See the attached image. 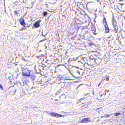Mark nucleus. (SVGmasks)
<instances>
[{
    "instance_id": "nucleus-1",
    "label": "nucleus",
    "mask_w": 125,
    "mask_h": 125,
    "mask_svg": "<svg viewBox=\"0 0 125 125\" xmlns=\"http://www.w3.org/2000/svg\"><path fill=\"white\" fill-rule=\"evenodd\" d=\"M49 115H51L53 117H56L57 118L59 117H61L62 116H64V115H60V114H58L54 112H51L49 113Z\"/></svg>"
},
{
    "instance_id": "nucleus-2",
    "label": "nucleus",
    "mask_w": 125,
    "mask_h": 125,
    "mask_svg": "<svg viewBox=\"0 0 125 125\" xmlns=\"http://www.w3.org/2000/svg\"><path fill=\"white\" fill-rule=\"evenodd\" d=\"M22 73L23 75L25 76H28L30 75L29 71L26 68L24 69L22 71Z\"/></svg>"
},
{
    "instance_id": "nucleus-3",
    "label": "nucleus",
    "mask_w": 125,
    "mask_h": 125,
    "mask_svg": "<svg viewBox=\"0 0 125 125\" xmlns=\"http://www.w3.org/2000/svg\"><path fill=\"white\" fill-rule=\"evenodd\" d=\"M90 119L89 118H85L83 119L80 122V123H87L90 121Z\"/></svg>"
},
{
    "instance_id": "nucleus-4",
    "label": "nucleus",
    "mask_w": 125,
    "mask_h": 125,
    "mask_svg": "<svg viewBox=\"0 0 125 125\" xmlns=\"http://www.w3.org/2000/svg\"><path fill=\"white\" fill-rule=\"evenodd\" d=\"M112 23L113 26L115 28V29L116 31V28H115L117 25L116 22L114 18H113L112 19Z\"/></svg>"
},
{
    "instance_id": "nucleus-5",
    "label": "nucleus",
    "mask_w": 125,
    "mask_h": 125,
    "mask_svg": "<svg viewBox=\"0 0 125 125\" xmlns=\"http://www.w3.org/2000/svg\"><path fill=\"white\" fill-rule=\"evenodd\" d=\"M33 26L36 28H38L40 26V24L39 21H38L36 22L33 25Z\"/></svg>"
},
{
    "instance_id": "nucleus-6",
    "label": "nucleus",
    "mask_w": 125,
    "mask_h": 125,
    "mask_svg": "<svg viewBox=\"0 0 125 125\" xmlns=\"http://www.w3.org/2000/svg\"><path fill=\"white\" fill-rule=\"evenodd\" d=\"M103 23L104 24L105 28H107L108 27L107 24L106 20L105 18H104L103 21Z\"/></svg>"
},
{
    "instance_id": "nucleus-7",
    "label": "nucleus",
    "mask_w": 125,
    "mask_h": 125,
    "mask_svg": "<svg viewBox=\"0 0 125 125\" xmlns=\"http://www.w3.org/2000/svg\"><path fill=\"white\" fill-rule=\"evenodd\" d=\"M20 23L23 26H24L25 25V23L24 22L23 20V19L21 18L20 20Z\"/></svg>"
},
{
    "instance_id": "nucleus-8",
    "label": "nucleus",
    "mask_w": 125,
    "mask_h": 125,
    "mask_svg": "<svg viewBox=\"0 0 125 125\" xmlns=\"http://www.w3.org/2000/svg\"><path fill=\"white\" fill-rule=\"evenodd\" d=\"M80 122L79 121L78 122H75L73 123V124L74 125L77 124L79 123H80Z\"/></svg>"
},
{
    "instance_id": "nucleus-9",
    "label": "nucleus",
    "mask_w": 125,
    "mask_h": 125,
    "mask_svg": "<svg viewBox=\"0 0 125 125\" xmlns=\"http://www.w3.org/2000/svg\"><path fill=\"white\" fill-rule=\"evenodd\" d=\"M105 31L106 33H108L109 31V29H108V26L107 28H105Z\"/></svg>"
},
{
    "instance_id": "nucleus-10",
    "label": "nucleus",
    "mask_w": 125,
    "mask_h": 125,
    "mask_svg": "<svg viewBox=\"0 0 125 125\" xmlns=\"http://www.w3.org/2000/svg\"><path fill=\"white\" fill-rule=\"evenodd\" d=\"M21 58L22 60H23L24 61H28L27 60L25 59L22 56H21Z\"/></svg>"
},
{
    "instance_id": "nucleus-11",
    "label": "nucleus",
    "mask_w": 125,
    "mask_h": 125,
    "mask_svg": "<svg viewBox=\"0 0 125 125\" xmlns=\"http://www.w3.org/2000/svg\"><path fill=\"white\" fill-rule=\"evenodd\" d=\"M106 99L105 98H104L103 99H100L99 100L98 99V101L100 102H103V101H105L106 100Z\"/></svg>"
},
{
    "instance_id": "nucleus-12",
    "label": "nucleus",
    "mask_w": 125,
    "mask_h": 125,
    "mask_svg": "<svg viewBox=\"0 0 125 125\" xmlns=\"http://www.w3.org/2000/svg\"><path fill=\"white\" fill-rule=\"evenodd\" d=\"M25 27H22L21 29L19 30V31H21L25 30Z\"/></svg>"
},
{
    "instance_id": "nucleus-13",
    "label": "nucleus",
    "mask_w": 125,
    "mask_h": 125,
    "mask_svg": "<svg viewBox=\"0 0 125 125\" xmlns=\"http://www.w3.org/2000/svg\"><path fill=\"white\" fill-rule=\"evenodd\" d=\"M109 115H109L107 114L104 115L102 117H107L108 116H109Z\"/></svg>"
},
{
    "instance_id": "nucleus-14",
    "label": "nucleus",
    "mask_w": 125,
    "mask_h": 125,
    "mask_svg": "<svg viewBox=\"0 0 125 125\" xmlns=\"http://www.w3.org/2000/svg\"><path fill=\"white\" fill-rule=\"evenodd\" d=\"M115 115L116 116H119L120 115V113H115Z\"/></svg>"
},
{
    "instance_id": "nucleus-15",
    "label": "nucleus",
    "mask_w": 125,
    "mask_h": 125,
    "mask_svg": "<svg viewBox=\"0 0 125 125\" xmlns=\"http://www.w3.org/2000/svg\"><path fill=\"white\" fill-rule=\"evenodd\" d=\"M88 45L89 46H90L91 45H94V44L93 43H88Z\"/></svg>"
},
{
    "instance_id": "nucleus-16",
    "label": "nucleus",
    "mask_w": 125,
    "mask_h": 125,
    "mask_svg": "<svg viewBox=\"0 0 125 125\" xmlns=\"http://www.w3.org/2000/svg\"><path fill=\"white\" fill-rule=\"evenodd\" d=\"M106 77H107V78H106V80L107 81H108L109 80V76H106Z\"/></svg>"
},
{
    "instance_id": "nucleus-17",
    "label": "nucleus",
    "mask_w": 125,
    "mask_h": 125,
    "mask_svg": "<svg viewBox=\"0 0 125 125\" xmlns=\"http://www.w3.org/2000/svg\"><path fill=\"white\" fill-rule=\"evenodd\" d=\"M47 13V12H43V14L44 16L46 15Z\"/></svg>"
},
{
    "instance_id": "nucleus-18",
    "label": "nucleus",
    "mask_w": 125,
    "mask_h": 125,
    "mask_svg": "<svg viewBox=\"0 0 125 125\" xmlns=\"http://www.w3.org/2000/svg\"><path fill=\"white\" fill-rule=\"evenodd\" d=\"M0 88L2 90H3L2 86L1 84H0Z\"/></svg>"
},
{
    "instance_id": "nucleus-19",
    "label": "nucleus",
    "mask_w": 125,
    "mask_h": 125,
    "mask_svg": "<svg viewBox=\"0 0 125 125\" xmlns=\"http://www.w3.org/2000/svg\"><path fill=\"white\" fill-rule=\"evenodd\" d=\"M46 40V39H43V40H42L41 41H40V42H43V41H44Z\"/></svg>"
},
{
    "instance_id": "nucleus-20",
    "label": "nucleus",
    "mask_w": 125,
    "mask_h": 125,
    "mask_svg": "<svg viewBox=\"0 0 125 125\" xmlns=\"http://www.w3.org/2000/svg\"><path fill=\"white\" fill-rule=\"evenodd\" d=\"M109 92V90H107L105 91V92Z\"/></svg>"
},
{
    "instance_id": "nucleus-21",
    "label": "nucleus",
    "mask_w": 125,
    "mask_h": 125,
    "mask_svg": "<svg viewBox=\"0 0 125 125\" xmlns=\"http://www.w3.org/2000/svg\"><path fill=\"white\" fill-rule=\"evenodd\" d=\"M44 46L45 47V48L46 49V48H47V46H46V45H44Z\"/></svg>"
},
{
    "instance_id": "nucleus-22",
    "label": "nucleus",
    "mask_w": 125,
    "mask_h": 125,
    "mask_svg": "<svg viewBox=\"0 0 125 125\" xmlns=\"http://www.w3.org/2000/svg\"><path fill=\"white\" fill-rule=\"evenodd\" d=\"M101 83H102V82L101 81V82L100 83H99L98 84V86H99V85H100V84Z\"/></svg>"
},
{
    "instance_id": "nucleus-23",
    "label": "nucleus",
    "mask_w": 125,
    "mask_h": 125,
    "mask_svg": "<svg viewBox=\"0 0 125 125\" xmlns=\"http://www.w3.org/2000/svg\"><path fill=\"white\" fill-rule=\"evenodd\" d=\"M14 12H15V13L16 14H17V11H14Z\"/></svg>"
},
{
    "instance_id": "nucleus-24",
    "label": "nucleus",
    "mask_w": 125,
    "mask_h": 125,
    "mask_svg": "<svg viewBox=\"0 0 125 125\" xmlns=\"http://www.w3.org/2000/svg\"><path fill=\"white\" fill-rule=\"evenodd\" d=\"M102 96V95H100V97H101Z\"/></svg>"
},
{
    "instance_id": "nucleus-25",
    "label": "nucleus",
    "mask_w": 125,
    "mask_h": 125,
    "mask_svg": "<svg viewBox=\"0 0 125 125\" xmlns=\"http://www.w3.org/2000/svg\"><path fill=\"white\" fill-rule=\"evenodd\" d=\"M68 70L69 71V72H70V70H69V69Z\"/></svg>"
},
{
    "instance_id": "nucleus-26",
    "label": "nucleus",
    "mask_w": 125,
    "mask_h": 125,
    "mask_svg": "<svg viewBox=\"0 0 125 125\" xmlns=\"http://www.w3.org/2000/svg\"><path fill=\"white\" fill-rule=\"evenodd\" d=\"M42 35L43 36H45V35H43V34H42Z\"/></svg>"
},
{
    "instance_id": "nucleus-27",
    "label": "nucleus",
    "mask_w": 125,
    "mask_h": 125,
    "mask_svg": "<svg viewBox=\"0 0 125 125\" xmlns=\"http://www.w3.org/2000/svg\"><path fill=\"white\" fill-rule=\"evenodd\" d=\"M106 95V93H105V95Z\"/></svg>"
},
{
    "instance_id": "nucleus-28",
    "label": "nucleus",
    "mask_w": 125,
    "mask_h": 125,
    "mask_svg": "<svg viewBox=\"0 0 125 125\" xmlns=\"http://www.w3.org/2000/svg\"><path fill=\"white\" fill-rule=\"evenodd\" d=\"M83 99H83H82H82Z\"/></svg>"
},
{
    "instance_id": "nucleus-29",
    "label": "nucleus",
    "mask_w": 125,
    "mask_h": 125,
    "mask_svg": "<svg viewBox=\"0 0 125 125\" xmlns=\"http://www.w3.org/2000/svg\"><path fill=\"white\" fill-rule=\"evenodd\" d=\"M39 21H41L40 20Z\"/></svg>"
}]
</instances>
